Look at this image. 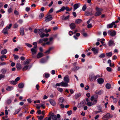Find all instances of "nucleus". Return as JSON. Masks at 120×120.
Returning a JSON list of instances; mask_svg holds the SVG:
<instances>
[{
  "mask_svg": "<svg viewBox=\"0 0 120 120\" xmlns=\"http://www.w3.org/2000/svg\"><path fill=\"white\" fill-rule=\"evenodd\" d=\"M49 116L51 117L52 120H60L59 118L60 117V115L59 114L57 115L56 116L53 113L50 112L49 113Z\"/></svg>",
  "mask_w": 120,
  "mask_h": 120,
  "instance_id": "1",
  "label": "nucleus"
},
{
  "mask_svg": "<svg viewBox=\"0 0 120 120\" xmlns=\"http://www.w3.org/2000/svg\"><path fill=\"white\" fill-rule=\"evenodd\" d=\"M11 24H10L8 26H7L3 30L2 32L4 34H8V31L11 28L12 26Z\"/></svg>",
  "mask_w": 120,
  "mask_h": 120,
  "instance_id": "2",
  "label": "nucleus"
},
{
  "mask_svg": "<svg viewBox=\"0 0 120 120\" xmlns=\"http://www.w3.org/2000/svg\"><path fill=\"white\" fill-rule=\"evenodd\" d=\"M44 32V29H35L34 32L36 33L39 34H41Z\"/></svg>",
  "mask_w": 120,
  "mask_h": 120,
  "instance_id": "3",
  "label": "nucleus"
},
{
  "mask_svg": "<svg viewBox=\"0 0 120 120\" xmlns=\"http://www.w3.org/2000/svg\"><path fill=\"white\" fill-rule=\"evenodd\" d=\"M97 102V100H95L93 102H89L87 103L86 105H87L89 106H91L95 104Z\"/></svg>",
  "mask_w": 120,
  "mask_h": 120,
  "instance_id": "4",
  "label": "nucleus"
},
{
  "mask_svg": "<svg viewBox=\"0 0 120 120\" xmlns=\"http://www.w3.org/2000/svg\"><path fill=\"white\" fill-rule=\"evenodd\" d=\"M110 116V114L109 113H107L103 116L102 119L103 120H107L109 119Z\"/></svg>",
  "mask_w": 120,
  "mask_h": 120,
  "instance_id": "5",
  "label": "nucleus"
},
{
  "mask_svg": "<svg viewBox=\"0 0 120 120\" xmlns=\"http://www.w3.org/2000/svg\"><path fill=\"white\" fill-rule=\"evenodd\" d=\"M47 18L46 19L45 21V22H47L51 21L52 19V18L50 15H48L47 17Z\"/></svg>",
  "mask_w": 120,
  "mask_h": 120,
  "instance_id": "6",
  "label": "nucleus"
},
{
  "mask_svg": "<svg viewBox=\"0 0 120 120\" xmlns=\"http://www.w3.org/2000/svg\"><path fill=\"white\" fill-rule=\"evenodd\" d=\"M31 51L32 52V56L33 57H34L36 53L37 52V50L34 48H32L31 49Z\"/></svg>",
  "mask_w": 120,
  "mask_h": 120,
  "instance_id": "7",
  "label": "nucleus"
},
{
  "mask_svg": "<svg viewBox=\"0 0 120 120\" xmlns=\"http://www.w3.org/2000/svg\"><path fill=\"white\" fill-rule=\"evenodd\" d=\"M64 81L67 83H68L69 82V77L68 75H66L64 76Z\"/></svg>",
  "mask_w": 120,
  "mask_h": 120,
  "instance_id": "8",
  "label": "nucleus"
},
{
  "mask_svg": "<svg viewBox=\"0 0 120 120\" xmlns=\"http://www.w3.org/2000/svg\"><path fill=\"white\" fill-rule=\"evenodd\" d=\"M80 5V3H77L75 4L74 5L73 11H74L76 10L79 7V6Z\"/></svg>",
  "mask_w": 120,
  "mask_h": 120,
  "instance_id": "9",
  "label": "nucleus"
},
{
  "mask_svg": "<svg viewBox=\"0 0 120 120\" xmlns=\"http://www.w3.org/2000/svg\"><path fill=\"white\" fill-rule=\"evenodd\" d=\"M114 25V22H112V23L107 25V27L108 28H112Z\"/></svg>",
  "mask_w": 120,
  "mask_h": 120,
  "instance_id": "10",
  "label": "nucleus"
},
{
  "mask_svg": "<svg viewBox=\"0 0 120 120\" xmlns=\"http://www.w3.org/2000/svg\"><path fill=\"white\" fill-rule=\"evenodd\" d=\"M97 82L100 84L104 82L103 79L101 78H99L97 80Z\"/></svg>",
  "mask_w": 120,
  "mask_h": 120,
  "instance_id": "11",
  "label": "nucleus"
},
{
  "mask_svg": "<svg viewBox=\"0 0 120 120\" xmlns=\"http://www.w3.org/2000/svg\"><path fill=\"white\" fill-rule=\"evenodd\" d=\"M70 26L71 28L72 29H74L75 27V25L73 23H71L70 25Z\"/></svg>",
  "mask_w": 120,
  "mask_h": 120,
  "instance_id": "12",
  "label": "nucleus"
},
{
  "mask_svg": "<svg viewBox=\"0 0 120 120\" xmlns=\"http://www.w3.org/2000/svg\"><path fill=\"white\" fill-rule=\"evenodd\" d=\"M14 89L13 87L11 86H8L6 89L8 91H10L13 90Z\"/></svg>",
  "mask_w": 120,
  "mask_h": 120,
  "instance_id": "13",
  "label": "nucleus"
},
{
  "mask_svg": "<svg viewBox=\"0 0 120 120\" xmlns=\"http://www.w3.org/2000/svg\"><path fill=\"white\" fill-rule=\"evenodd\" d=\"M68 86V83L66 82H61V86L63 87H67Z\"/></svg>",
  "mask_w": 120,
  "mask_h": 120,
  "instance_id": "14",
  "label": "nucleus"
},
{
  "mask_svg": "<svg viewBox=\"0 0 120 120\" xmlns=\"http://www.w3.org/2000/svg\"><path fill=\"white\" fill-rule=\"evenodd\" d=\"M108 44L110 46L114 45H115L114 41L111 40H110L109 41Z\"/></svg>",
  "mask_w": 120,
  "mask_h": 120,
  "instance_id": "15",
  "label": "nucleus"
},
{
  "mask_svg": "<svg viewBox=\"0 0 120 120\" xmlns=\"http://www.w3.org/2000/svg\"><path fill=\"white\" fill-rule=\"evenodd\" d=\"M20 34L22 35L23 36L24 35V29L23 27L20 28Z\"/></svg>",
  "mask_w": 120,
  "mask_h": 120,
  "instance_id": "16",
  "label": "nucleus"
},
{
  "mask_svg": "<svg viewBox=\"0 0 120 120\" xmlns=\"http://www.w3.org/2000/svg\"><path fill=\"white\" fill-rule=\"evenodd\" d=\"M16 67L18 70H20L21 68V64L18 63L17 64Z\"/></svg>",
  "mask_w": 120,
  "mask_h": 120,
  "instance_id": "17",
  "label": "nucleus"
},
{
  "mask_svg": "<svg viewBox=\"0 0 120 120\" xmlns=\"http://www.w3.org/2000/svg\"><path fill=\"white\" fill-rule=\"evenodd\" d=\"M43 56V54L42 53L39 52L37 55V57L38 58H39Z\"/></svg>",
  "mask_w": 120,
  "mask_h": 120,
  "instance_id": "18",
  "label": "nucleus"
},
{
  "mask_svg": "<svg viewBox=\"0 0 120 120\" xmlns=\"http://www.w3.org/2000/svg\"><path fill=\"white\" fill-rule=\"evenodd\" d=\"M103 92L102 90H97L95 92V93L97 94H101Z\"/></svg>",
  "mask_w": 120,
  "mask_h": 120,
  "instance_id": "19",
  "label": "nucleus"
},
{
  "mask_svg": "<svg viewBox=\"0 0 120 120\" xmlns=\"http://www.w3.org/2000/svg\"><path fill=\"white\" fill-rule=\"evenodd\" d=\"M81 96V94L80 93H77L75 94V98L76 99H77L79 98Z\"/></svg>",
  "mask_w": 120,
  "mask_h": 120,
  "instance_id": "20",
  "label": "nucleus"
},
{
  "mask_svg": "<svg viewBox=\"0 0 120 120\" xmlns=\"http://www.w3.org/2000/svg\"><path fill=\"white\" fill-rule=\"evenodd\" d=\"M108 33L109 35L112 36H114L116 34V32L115 31L112 32L110 31Z\"/></svg>",
  "mask_w": 120,
  "mask_h": 120,
  "instance_id": "21",
  "label": "nucleus"
},
{
  "mask_svg": "<svg viewBox=\"0 0 120 120\" xmlns=\"http://www.w3.org/2000/svg\"><path fill=\"white\" fill-rule=\"evenodd\" d=\"M1 71L3 74H5L7 72V70L6 68H3L1 70Z\"/></svg>",
  "mask_w": 120,
  "mask_h": 120,
  "instance_id": "22",
  "label": "nucleus"
},
{
  "mask_svg": "<svg viewBox=\"0 0 120 120\" xmlns=\"http://www.w3.org/2000/svg\"><path fill=\"white\" fill-rule=\"evenodd\" d=\"M24 84L22 83L21 82L19 83L18 85V86L20 88H22L24 86Z\"/></svg>",
  "mask_w": 120,
  "mask_h": 120,
  "instance_id": "23",
  "label": "nucleus"
},
{
  "mask_svg": "<svg viewBox=\"0 0 120 120\" xmlns=\"http://www.w3.org/2000/svg\"><path fill=\"white\" fill-rule=\"evenodd\" d=\"M49 101L50 102V104L54 106L55 105L56 103L54 100H49Z\"/></svg>",
  "mask_w": 120,
  "mask_h": 120,
  "instance_id": "24",
  "label": "nucleus"
},
{
  "mask_svg": "<svg viewBox=\"0 0 120 120\" xmlns=\"http://www.w3.org/2000/svg\"><path fill=\"white\" fill-rule=\"evenodd\" d=\"M94 78V76L93 75H90V79L91 81H93Z\"/></svg>",
  "mask_w": 120,
  "mask_h": 120,
  "instance_id": "25",
  "label": "nucleus"
},
{
  "mask_svg": "<svg viewBox=\"0 0 120 120\" xmlns=\"http://www.w3.org/2000/svg\"><path fill=\"white\" fill-rule=\"evenodd\" d=\"M82 22V20L80 19H78L75 20V22L77 24H79Z\"/></svg>",
  "mask_w": 120,
  "mask_h": 120,
  "instance_id": "26",
  "label": "nucleus"
},
{
  "mask_svg": "<svg viewBox=\"0 0 120 120\" xmlns=\"http://www.w3.org/2000/svg\"><path fill=\"white\" fill-rule=\"evenodd\" d=\"M92 50L93 51L94 53H97L98 52V50L94 48H92Z\"/></svg>",
  "mask_w": 120,
  "mask_h": 120,
  "instance_id": "27",
  "label": "nucleus"
},
{
  "mask_svg": "<svg viewBox=\"0 0 120 120\" xmlns=\"http://www.w3.org/2000/svg\"><path fill=\"white\" fill-rule=\"evenodd\" d=\"M101 14V11H97L95 14V15L96 16H98Z\"/></svg>",
  "mask_w": 120,
  "mask_h": 120,
  "instance_id": "28",
  "label": "nucleus"
},
{
  "mask_svg": "<svg viewBox=\"0 0 120 120\" xmlns=\"http://www.w3.org/2000/svg\"><path fill=\"white\" fill-rule=\"evenodd\" d=\"M7 57L5 55H2L0 57V59L1 61H3L4 60V59H3V58H6Z\"/></svg>",
  "mask_w": 120,
  "mask_h": 120,
  "instance_id": "29",
  "label": "nucleus"
},
{
  "mask_svg": "<svg viewBox=\"0 0 120 120\" xmlns=\"http://www.w3.org/2000/svg\"><path fill=\"white\" fill-rule=\"evenodd\" d=\"M64 98H63L61 97L59 99V102L62 103L64 101Z\"/></svg>",
  "mask_w": 120,
  "mask_h": 120,
  "instance_id": "30",
  "label": "nucleus"
},
{
  "mask_svg": "<svg viewBox=\"0 0 120 120\" xmlns=\"http://www.w3.org/2000/svg\"><path fill=\"white\" fill-rule=\"evenodd\" d=\"M53 48V47H51L49 48L48 50H47L45 52V53H49L51 50Z\"/></svg>",
  "mask_w": 120,
  "mask_h": 120,
  "instance_id": "31",
  "label": "nucleus"
},
{
  "mask_svg": "<svg viewBox=\"0 0 120 120\" xmlns=\"http://www.w3.org/2000/svg\"><path fill=\"white\" fill-rule=\"evenodd\" d=\"M106 88L108 89H110L111 87V85L110 84L107 83L105 85Z\"/></svg>",
  "mask_w": 120,
  "mask_h": 120,
  "instance_id": "32",
  "label": "nucleus"
},
{
  "mask_svg": "<svg viewBox=\"0 0 120 120\" xmlns=\"http://www.w3.org/2000/svg\"><path fill=\"white\" fill-rule=\"evenodd\" d=\"M9 82L11 84L14 85H16L18 83V82H16L15 81H10Z\"/></svg>",
  "mask_w": 120,
  "mask_h": 120,
  "instance_id": "33",
  "label": "nucleus"
},
{
  "mask_svg": "<svg viewBox=\"0 0 120 120\" xmlns=\"http://www.w3.org/2000/svg\"><path fill=\"white\" fill-rule=\"evenodd\" d=\"M7 52V50L6 49H4L2 50L1 51V53L2 54H6Z\"/></svg>",
  "mask_w": 120,
  "mask_h": 120,
  "instance_id": "34",
  "label": "nucleus"
},
{
  "mask_svg": "<svg viewBox=\"0 0 120 120\" xmlns=\"http://www.w3.org/2000/svg\"><path fill=\"white\" fill-rule=\"evenodd\" d=\"M105 56V54L104 53H103L101 54L99 56V57L101 58H103Z\"/></svg>",
  "mask_w": 120,
  "mask_h": 120,
  "instance_id": "35",
  "label": "nucleus"
},
{
  "mask_svg": "<svg viewBox=\"0 0 120 120\" xmlns=\"http://www.w3.org/2000/svg\"><path fill=\"white\" fill-rule=\"evenodd\" d=\"M29 66H25L22 68V70L23 71H25L27 70Z\"/></svg>",
  "mask_w": 120,
  "mask_h": 120,
  "instance_id": "36",
  "label": "nucleus"
},
{
  "mask_svg": "<svg viewBox=\"0 0 120 120\" xmlns=\"http://www.w3.org/2000/svg\"><path fill=\"white\" fill-rule=\"evenodd\" d=\"M70 17V15H68L66 17H65L64 16H63V19L64 20H67Z\"/></svg>",
  "mask_w": 120,
  "mask_h": 120,
  "instance_id": "37",
  "label": "nucleus"
},
{
  "mask_svg": "<svg viewBox=\"0 0 120 120\" xmlns=\"http://www.w3.org/2000/svg\"><path fill=\"white\" fill-rule=\"evenodd\" d=\"M96 11H101L102 10L101 8H98V7H96Z\"/></svg>",
  "mask_w": 120,
  "mask_h": 120,
  "instance_id": "38",
  "label": "nucleus"
},
{
  "mask_svg": "<svg viewBox=\"0 0 120 120\" xmlns=\"http://www.w3.org/2000/svg\"><path fill=\"white\" fill-rule=\"evenodd\" d=\"M5 75L3 74H0V77L1 80L2 79H4L5 78Z\"/></svg>",
  "mask_w": 120,
  "mask_h": 120,
  "instance_id": "39",
  "label": "nucleus"
},
{
  "mask_svg": "<svg viewBox=\"0 0 120 120\" xmlns=\"http://www.w3.org/2000/svg\"><path fill=\"white\" fill-rule=\"evenodd\" d=\"M92 13L89 12H86L85 13V15L86 16H89L92 15Z\"/></svg>",
  "mask_w": 120,
  "mask_h": 120,
  "instance_id": "40",
  "label": "nucleus"
},
{
  "mask_svg": "<svg viewBox=\"0 0 120 120\" xmlns=\"http://www.w3.org/2000/svg\"><path fill=\"white\" fill-rule=\"evenodd\" d=\"M112 53L111 52H109V53H107L106 54V56H111L112 55Z\"/></svg>",
  "mask_w": 120,
  "mask_h": 120,
  "instance_id": "41",
  "label": "nucleus"
},
{
  "mask_svg": "<svg viewBox=\"0 0 120 120\" xmlns=\"http://www.w3.org/2000/svg\"><path fill=\"white\" fill-rule=\"evenodd\" d=\"M11 102V101L10 99H8L6 101V103L8 104H10Z\"/></svg>",
  "mask_w": 120,
  "mask_h": 120,
  "instance_id": "42",
  "label": "nucleus"
},
{
  "mask_svg": "<svg viewBox=\"0 0 120 120\" xmlns=\"http://www.w3.org/2000/svg\"><path fill=\"white\" fill-rule=\"evenodd\" d=\"M44 117V116H37V117H38V119L39 120H41L43 119Z\"/></svg>",
  "mask_w": 120,
  "mask_h": 120,
  "instance_id": "43",
  "label": "nucleus"
},
{
  "mask_svg": "<svg viewBox=\"0 0 120 120\" xmlns=\"http://www.w3.org/2000/svg\"><path fill=\"white\" fill-rule=\"evenodd\" d=\"M57 89L59 91L61 92H62L63 91V89L62 88L60 87L58 88Z\"/></svg>",
  "mask_w": 120,
  "mask_h": 120,
  "instance_id": "44",
  "label": "nucleus"
},
{
  "mask_svg": "<svg viewBox=\"0 0 120 120\" xmlns=\"http://www.w3.org/2000/svg\"><path fill=\"white\" fill-rule=\"evenodd\" d=\"M44 16V14H43V13H41L39 16V18L40 19H41Z\"/></svg>",
  "mask_w": 120,
  "mask_h": 120,
  "instance_id": "45",
  "label": "nucleus"
},
{
  "mask_svg": "<svg viewBox=\"0 0 120 120\" xmlns=\"http://www.w3.org/2000/svg\"><path fill=\"white\" fill-rule=\"evenodd\" d=\"M61 86V82L60 83H56V86L54 87L55 88H56V86Z\"/></svg>",
  "mask_w": 120,
  "mask_h": 120,
  "instance_id": "46",
  "label": "nucleus"
},
{
  "mask_svg": "<svg viewBox=\"0 0 120 120\" xmlns=\"http://www.w3.org/2000/svg\"><path fill=\"white\" fill-rule=\"evenodd\" d=\"M13 56L14 57V59L15 60L18 59L19 58V57L17 55H14Z\"/></svg>",
  "mask_w": 120,
  "mask_h": 120,
  "instance_id": "47",
  "label": "nucleus"
},
{
  "mask_svg": "<svg viewBox=\"0 0 120 120\" xmlns=\"http://www.w3.org/2000/svg\"><path fill=\"white\" fill-rule=\"evenodd\" d=\"M20 79V78L19 77H17L15 80V81L16 82H17L19 81Z\"/></svg>",
  "mask_w": 120,
  "mask_h": 120,
  "instance_id": "48",
  "label": "nucleus"
},
{
  "mask_svg": "<svg viewBox=\"0 0 120 120\" xmlns=\"http://www.w3.org/2000/svg\"><path fill=\"white\" fill-rule=\"evenodd\" d=\"M51 117L50 116L49 117H46L45 118L44 120H51Z\"/></svg>",
  "mask_w": 120,
  "mask_h": 120,
  "instance_id": "49",
  "label": "nucleus"
},
{
  "mask_svg": "<svg viewBox=\"0 0 120 120\" xmlns=\"http://www.w3.org/2000/svg\"><path fill=\"white\" fill-rule=\"evenodd\" d=\"M25 44L28 47L31 48L32 47V45H30V44L28 43H26Z\"/></svg>",
  "mask_w": 120,
  "mask_h": 120,
  "instance_id": "50",
  "label": "nucleus"
},
{
  "mask_svg": "<svg viewBox=\"0 0 120 120\" xmlns=\"http://www.w3.org/2000/svg\"><path fill=\"white\" fill-rule=\"evenodd\" d=\"M46 78H47L49 76V75L47 73H45L44 74Z\"/></svg>",
  "mask_w": 120,
  "mask_h": 120,
  "instance_id": "51",
  "label": "nucleus"
},
{
  "mask_svg": "<svg viewBox=\"0 0 120 120\" xmlns=\"http://www.w3.org/2000/svg\"><path fill=\"white\" fill-rule=\"evenodd\" d=\"M86 8V5H84L82 7V10L84 11L85 10Z\"/></svg>",
  "mask_w": 120,
  "mask_h": 120,
  "instance_id": "52",
  "label": "nucleus"
},
{
  "mask_svg": "<svg viewBox=\"0 0 120 120\" xmlns=\"http://www.w3.org/2000/svg\"><path fill=\"white\" fill-rule=\"evenodd\" d=\"M29 63V60H26L24 63V64L25 65L28 64Z\"/></svg>",
  "mask_w": 120,
  "mask_h": 120,
  "instance_id": "53",
  "label": "nucleus"
},
{
  "mask_svg": "<svg viewBox=\"0 0 120 120\" xmlns=\"http://www.w3.org/2000/svg\"><path fill=\"white\" fill-rule=\"evenodd\" d=\"M106 69L107 71H109L110 72L111 71V68L109 67H107Z\"/></svg>",
  "mask_w": 120,
  "mask_h": 120,
  "instance_id": "54",
  "label": "nucleus"
},
{
  "mask_svg": "<svg viewBox=\"0 0 120 120\" xmlns=\"http://www.w3.org/2000/svg\"><path fill=\"white\" fill-rule=\"evenodd\" d=\"M72 113V111L71 110L67 112V113L69 116L71 115Z\"/></svg>",
  "mask_w": 120,
  "mask_h": 120,
  "instance_id": "55",
  "label": "nucleus"
},
{
  "mask_svg": "<svg viewBox=\"0 0 120 120\" xmlns=\"http://www.w3.org/2000/svg\"><path fill=\"white\" fill-rule=\"evenodd\" d=\"M14 14L15 15H18L19 14V13L17 11H16V10H15L14 11Z\"/></svg>",
  "mask_w": 120,
  "mask_h": 120,
  "instance_id": "56",
  "label": "nucleus"
},
{
  "mask_svg": "<svg viewBox=\"0 0 120 120\" xmlns=\"http://www.w3.org/2000/svg\"><path fill=\"white\" fill-rule=\"evenodd\" d=\"M12 11V9L11 8H9L8 10V12L9 13H10Z\"/></svg>",
  "mask_w": 120,
  "mask_h": 120,
  "instance_id": "57",
  "label": "nucleus"
},
{
  "mask_svg": "<svg viewBox=\"0 0 120 120\" xmlns=\"http://www.w3.org/2000/svg\"><path fill=\"white\" fill-rule=\"evenodd\" d=\"M98 109L99 111H101V107L100 106H97Z\"/></svg>",
  "mask_w": 120,
  "mask_h": 120,
  "instance_id": "58",
  "label": "nucleus"
},
{
  "mask_svg": "<svg viewBox=\"0 0 120 120\" xmlns=\"http://www.w3.org/2000/svg\"><path fill=\"white\" fill-rule=\"evenodd\" d=\"M51 30L50 29H49L48 30H47V29H46L44 31L46 33H47L49 32H50Z\"/></svg>",
  "mask_w": 120,
  "mask_h": 120,
  "instance_id": "59",
  "label": "nucleus"
},
{
  "mask_svg": "<svg viewBox=\"0 0 120 120\" xmlns=\"http://www.w3.org/2000/svg\"><path fill=\"white\" fill-rule=\"evenodd\" d=\"M65 9L68 11H70V10H69V8L68 7L66 6L65 7Z\"/></svg>",
  "mask_w": 120,
  "mask_h": 120,
  "instance_id": "60",
  "label": "nucleus"
},
{
  "mask_svg": "<svg viewBox=\"0 0 120 120\" xmlns=\"http://www.w3.org/2000/svg\"><path fill=\"white\" fill-rule=\"evenodd\" d=\"M79 68L78 67H75L74 68L72 69V70L73 71H75V70L79 69Z\"/></svg>",
  "mask_w": 120,
  "mask_h": 120,
  "instance_id": "61",
  "label": "nucleus"
},
{
  "mask_svg": "<svg viewBox=\"0 0 120 120\" xmlns=\"http://www.w3.org/2000/svg\"><path fill=\"white\" fill-rule=\"evenodd\" d=\"M20 109H17L16 110L15 112V114H17L19 112L20 110Z\"/></svg>",
  "mask_w": 120,
  "mask_h": 120,
  "instance_id": "62",
  "label": "nucleus"
},
{
  "mask_svg": "<svg viewBox=\"0 0 120 120\" xmlns=\"http://www.w3.org/2000/svg\"><path fill=\"white\" fill-rule=\"evenodd\" d=\"M65 8V7L64 6L62 7L60 9V11H64Z\"/></svg>",
  "mask_w": 120,
  "mask_h": 120,
  "instance_id": "63",
  "label": "nucleus"
},
{
  "mask_svg": "<svg viewBox=\"0 0 120 120\" xmlns=\"http://www.w3.org/2000/svg\"><path fill=\"white\" fill-rule=\"evenodd\" d=\"M37 112L39 114H40L41 113V110H39L37 111Z\"/></svg>",
  "mask_w": 120,
  "mask_h": 120,
  "instance_id": "64",
  "label": "nucleus"
}]
</instances>
